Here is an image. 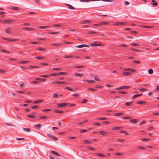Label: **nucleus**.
Wrapping results in <instances>:
<instances>
[{"mask_svg": "<svg viewBox=\"0 0 159 159\" xmlns=\"http://www.w3.org/2000/svg\"><path fill=\"white\" fill-rule=\"evenodd\" d=\"M51 45L52 46H61V44L60 43H52L51 44Z\"/></svg>", "mask_w": 159, "mask_h": 159, "instance_id": "dca6fc26", "label": "nucleus"}, {"mask_svg": "<svg viewBox=\"0 0 159 159\" xmlns=\"http://www.w3.org/2000/svg\"><path fill=\"white\" fill-rule=\"evenodd\" d=\"M88 130V129H80V132L81 133H83L87 132Z\"/></svg>", "mask_w": 159, "mask_h": 159, "instance_id": "c9c22d12", "label": "nucleus"}, {"mask_svg": "<svg viewBox=\"0 0 159 159\" xmlns=\"http://www.w3.org/2000/svg\"><path fill=\"white\" fill-rule=\"evenodd\" d=\"M84 143L86 144H90L92 143L91 141H90L87 140H85L84 141Z\"/></svg>", "mask_w": 159, "mask_h": 159, "instance_id": "f3484780", "label": "nucleus"}, {"mask_svg": "<svg viewBox=\"0 0 159 159\" xmlns=\"http://www.w3.org/2000/svg\"><path fill=\"white\" fill-rule=\"evenodd\" d=\"M98 133L100 134H101L102 135L105 136V135L107 134V132L106 131H105L103 130H101L98 132Z\"/></svg>", "mask_w": 159, "mask_h": 159, "instance_id": "9d476101", "label": "nucleus"}, {"mask_svg": "<svg viewBox=\"0 0 159 159\" xmlns=\"http://www.w3.org/2000/svg\"><path fill=\"white\" fill-rule=\"evenodd\" d=\"M28 117L30 118H34L35 117V116L31 114H28L27 116Z\"/></svg>", "mask_w": 159, "mask_h": 159, "instance_id": "e433bc0d", "label": "nucleus"}, {"mask_svg": "<svg viewBox=\"0 0 159 159\" xmlns=\"http://www.w3.org/2000/svg\"><path fill=\"white\" fill-rule=\"evenodd\" d=\"M121 128V127H113L112 128V130H117L120 129Z\"/></svg>", "mask_w": 159, "mask_h": 159, "instance_id": "4c0bfd02", "label": "nucleus"}, {"mask_svg": "<svg viewBox=\"0 0 159 159\" xmlns=\"http://www.w3.org/2000/svg\"><path fill=\"white\" fill-rule=\"evenodd\" d=\"M11 8L12 10H14L16 11H18L20 10L19 8L17 7H11Z\"/></svg>", "mask_w": 159, "mask_h": 159, "instance_id": "4be33fe9", "label": "nucleus"}, {"mask_svg": "<svg viewBox=\"0 0 159 159\" xmlns=\"http://www.w3.org/2000/svg\"><path fill=\"white\" fill-rule=\"evenodd\" d=\"M123 70L124 71H129V72L133 73L135 72L136 71V70L134 69L129 68H125L123 69Z\"/></svg>", "mask_w": 159, "mask_h": 159, "instance_id": "20e7f679", "label": "nucleus"}, {"mask_svg": "<svg viewBox=\"0 0 159 159\" xmlns=\"http://www.w3.org/2000/svg\"><path fill=\"white\" fill-rule=\"evenodd\" d=\"M118 93L123 94H126L127 93L125 91H118Z\"/></svg>", "mask_w": 159, "mask_h": 159, "instance_id": "603ef678", "label": "nucleus"}, {"mask_svg": "<svg viewBox=\"0 0 159 159\" xmlns=\"http://www.w3.org/2000/svg\"><path fill=\"white\" fill-rule=\"evenodd\" d=\"M68 8L71 9H75V8L71 5H69Z\"/></svg>", "mask_w": 159, "mask_h": 159, "instance_id": "680f3d73", "label": "nucleus"}, {"mask_svg": "<svg viewBox=\"0 0 159 159\" xmlns=\"http://www.w3.org/2000/svg\"><path fill=\"white\" fill-rule=\"evenodd\" d=\"M39 118L41 119H46L47 118V117L45 116H39Z\"/></svg>", "mask_w": 159, "mask_h": 159, "instance_id": "09e8293b", "label": "nucleus"}, {"mask_svg": "<svg viewBox=\"0 0 159 159\" xmlns=\"http://www.w3.org/2000/svg\"><path fill=\"white\" fill-rule=\"evenodd\" d=\"M51 152L52 154L55 155L57 156L60 157L61 156V155L59 154L57 152H56L55 151H51Z\"/></svg>", "mask_w": 159, "mask_h": 159, "instance_id": "f8f14e48", "label": "nucleus"}, {"mask_svg": "<svg viewBox=\"0 0 159 159\" xmlns=\"http://www.w3.org/2000/svg\"><path fill=\"white\" fill-rule=\"evenodd\" d=\"M141 140L143 141H148L149 140V139L148 138H143L141 139Z\"/></svg>", "mask_w": 159, "mask_h": 159, "instance_id": "7c9ffc66", "label": "nucleus"}, {"mask_svg": "<svg viewBox=\"0 0 159 159\" xmlns=\"http://www.w3.org/2000/svg\"><path fill=\"white\" fill-rule=\"evenodd\" d=\"M91 22V21L90 20H83L81 22V24H86L89 23Z\"/></svg>", "mask_w": 159, "mask_h": 159, "instance_id": "1a4fd4ad", "label": "nucleus"}, {"mask_svg": "<svg viewBox=\"0 0 159 159\" xmlns=\"http://www.w3.org/2000/svg\"><path fill=\"white\" fill-rule=\"evenodd\" d=\"M132 102H126L125 103V104L128 106H129L131 105H132Z\"/></svg>", "mask_w": 159, "mask_h": 159, "instance_id": "5701e85b", "label": "nucleus"}, {"mask_svg": "<svg viewBox=\"0 0 159 159\" xmlns=\"http://www.w3.org/2000/svg\"><path fill=\"white\" fill-rule=\"evenodd\" d=\"M68 104L66 103H59L57 104L58 107H63L66 106Z\"/></svg>", "mask_w": 159, "mask_h": 159, "instance_id": "7ed1b4c3", "label": "nucleus"}, {"mask_svg": "<svg viewBox=\"0 0 159 159\" xmlns=\"http://www.w3.org/2000/svg\"><path fill=\"white\" fill-rule=\"evenodd\" d=\"M1 51L2 52H6V53H9V52L6 50H4V49H2L1 50Z\"/></svg>", "mask_w": 159, "mask_h": 159, "instance_id": "0e129e2a", "label": "nucleus"}, {"mask_svg": "<svg viewBox=\"0 0 159 159\" xmlns=\"http://www.w3.org/2000/svg\"><path fill=\"white\" fill-rule=\"evenodd\" d=\"M42 102H43L42 100H36V101H34L33 102V103L36 104V103H40Z\"/></svg>", "mask_w": 159, "mask_h": 159, "instance_id": "412c9836", "label": "nucleus"}, {"mask_svg": "<svg viewBox=\"0 0 159 159\" xmlns=\"http://www.w3.org/2000/svg\"><path fill=\"white\" fill-rule=\"evenodd\" d=\"M140 91H147V89L144 88L141 89H140Z\"/></svg>", "mask_w": 159, "mask_h": 159, "instance_id": "338daca9", "label": "nucleus"}, {"mask_svg": "<svg viewBox=\"0 0 159 159\" xmlns=\"http://www.w3.org/2000/svg\"><path fill=\"white\" fill-rule=\"evenodd\" d=\"M130 49L131 50H132V51H135V52H139L140 51V50L137 49H134L133 48H130Z\"/></svg>", "mask_w": 159, "mask_h": 159, "instance_id": "473e14b6", "label": "nucleus"}, {"mask_svg": "<svg viewBox=\"0 0 159 159\" xmlns=\"http://www.w3.org/2000/svg\"><path fill=\"white\" fill-rule=\"evenodd\" d=\"M37 28H40L41 29H45L47 28H49L50 27L49 26H38L37 27Z\"/></svg>", "mask_w": 159, "mask_h": 159, "instance_id": "a211bd4d", "label": "nucleus"}, {"mask_svg": "<svg viewBox=\"0 0 159 159\" xmlns=\"http://www.w3.org/2000/svg\"><path fill=\"white\" fill-rule=\"evenodd\" d=\"M108 24V23L107 22H100V25H107Z\"/></svg>", "mask_w": 159, "mask_h": 159, "instance_id": "3c124183", "label": "nucleus"}, {"mask_svg": "<svg viewBox=\"0 0 159 159\" xmlns=\"http://www.w3.org/2000/svg\"><path fill=\"white\" fill-rule=\"evenodd\" d=\"M84 67V66H76L75 67V68H82Z\"/></svg>", "mask_w": 159, "mask_h": 159, "instance_id": "bf43d9fd", "label": "nucleus"}, {"mask_svg": "<svg viewBox=\"0 0 159 159\" xmlns=\"http://www.w3.org/2000/svg\"><path fill=\"white\" fill-rule=\"evenodd\" d=\"M97 32H96L94 31H89V32L88 34H95Z\"/></svg>", "mask_w": 159, "mask_h": 159, "instance_id": "6e6d98bb", "label": "nucleus"}, {"mask_svg": "<svg viewBox=\"0 0 159 159\" xmlns=\"http://www.w3.org/2000/svg\"><path fill=\"white\" fill-rule=\"evenodd\" d=\"M41 125L40 124L35 125L34 126L38 129H39L41 128Z\"/></svg>", "mask_w": 159, "mask_h": 159, "instance_id": "b1692460", "label": "nucleus"}, {"mask_svg": "<svg viewBox=\"0 0 159 159\" xmlns=\"http://www.w3.org/2000/svg\"><path fill=\"white\" fill-rule=\"evenodd\" d=\"M38 49L40 51H45L46 50L45 48H42L41 47H39L38 48Z\"/></svg>", "mask_w": 159, "mask_h": 159, "instance_id": "f704fd0d", "label": "nucleus"}, {"mask_svg": "<svg viewBox=\"0 0 159 159\" xmlns=\"http://www.w3.org/2000/svg\"><path fill=\"white\" fill-rule=\"evenodd\" d=\"M74 76H80V77H82L83 76V75L82 74L77 73H75L74 75Z\"/></svg>", "mask_w": 159, "mask_h": 159, "instance_id": "ddd939ff", "label": "nucleus"}, {"mask_svg": "<svg viewBox=\"0 0 159 159\" xmlns=\"http://www.w3.org/2000/svg\"><path fill=\"white\" fill-rule=\"evenodd\" d=\"M121 89H127L129 88L130 87L129 86H123L120 87Z\"/></svg>", "mask_w": 159, "mask_h": 159, "instance_id": "58836bf2", "label": "nucleus"}, {"mask_svg": "<svg viewBox=\"0 0 159 159\" xmlns=\"http://www.w3.org/2000/svg\"><path fill=\"white\" fill-rule=\"evenodd\" d=\"M16 92L18 93H20V94H23L24 93V92L21 91L17 90L16 91Z\"/></svg>", "mask_w": 159, "mask_h": 159, "instance_id": "5fc2aeb1", "label": "nucleus"}, {"mask_svg": "<svg viewBox=\"0 0 159 159\" xmlns=\"http://www.w3.org/2000/svg\"><path fill=\"white\" fill-rule=\"evenodd\" d=\"M122 119H130L131 117L130 116H125L123 117H122Z\"/></svg>", "mask_w": 159, "mask_h": 159, "instance_id": "864d4df0", "label": "nucleus"}, {"mask_svg": "<svg viewBox=\"0 0 159 159\" xmlns=\"http://www.w3.org/2000/svg\"><path fill=\"white\" fill-rule=\"evenodd\" d=\"M132 72L124 71L122 72V74L123 75L125 76H129L131 75Z\"/></svg>", "mask_w": 159, "mask_h": 159, "instance_id": "0eeeda50", "label": "nucleus"}, {"mask_svg": "<svg viewBox=\"0 0 159 159\" xmlns=\"http://www.w3.org/2000/svg\"><path fill=\"white\" fill-rule=\"evenodd\" d=\"M52 70H58L61 71V69L60 68H54L52 69Z\"/></svg>", "mask_w": 159, "mask_h": 159, "instance_id": "bb28decb", "label": "nucleus"}, {"mask_svg": "<svg viewBox=\"0 0 159 159\" xmlns=\"http://www.w3.org/2000/svg\"><path fill=\"white\" fill-rule=\"evenodd\" d=\"M18 40L17 39H10L9 40V41H18Z\"/></svg>", "mask_w": 159, "mask_h": 159, "instance_id": "052dcab7", "label": "nucleus"}, {"mask_svg": "<svg viewBox=\"0 0 159 159\" xmlns=\"http://www.w3.org/2000/svg\"><path fill=\"white\" fill-rule=\"evenodd\" d=\"M107 119V118L105 117H103L102 118H98L97 119V120H105Z\"/></svg>", "mask_w": 159, "mask_h": 159, "instance_id": "8fccbe9b", "label": "nucleus"}, {"mask_svg": "<svg viewBox=\"0 0 159 159\" xmlns=\"http://www.w3.org/2000/svg\"><path fill=\"white\" fill-rule=\"evenodd\" d=\"M126 25V23L125 22H117L114 24V25L116 26H119L120 25Z\"/></svg>", "mask_w": 159, "mask_h": 159, "instance_id": "f03ea898", "label": "nucleus"}, {"mask_svg": "<svg viewBox=\"0 0 159 159\" xmlns=\"http://www.w3.org/2000/svg\"><path fill=\"white\" fill-rule=\"evenodd\" d=\"M22 29L24 30L27 31H33L34 30V29L33 28H30L28 27H24L22 28Z\"/></svg>", "mask_w": 159, "mask_h": 159, "instance_id": "6e6552de", "label": "nucleus"}, {"mask_svg": "<svg viewBox=\"0 0 159 159\" xmlns=\"http://www.w3.org/2000/svg\"><path fill=\"white\" fill-rule=\"evenodd\" d=\"M11 30V28H7L6 30V32L8 34L10 33H11V31H10Z\"/></svg>", "mask_w": 159, "mask_h": 159, "instance_id": "393cba45", "label": "nucleus"}, {"mask_svg": "<svg viewBox=\"0 0 159 159\" xmlns=\"http://www.w3.org/2000/svg\"><path fill=\"white\" fill-rule=\"evenodd\" d=\"M85 81L88 82L89 83H92L94 82V81L93 80H84Z\"/></svg>", "mask_w": 159, "mask_h": 159, "instance_id": "de8ad7c7", "label": "nucleus"}, {"mask_svg": "<svg viewBox=\"0 0 159 159\" xmlns=\"http://www.w3.org/2000/svg\"><path fill=\"white\" fill-rule=\"evenodd\" d=\"M146 102L144 101H139L136 102L137 104H142L146 103Z\"/></svg>", "mask_w": 159, "mask_h": 159, "instance_id": "2eb2a0df", "label": "nucleus"}, {"mask_svg": "<svg viewBox=\"0 0 159 159\" xmlns=\"http://www.w3.org/2000/svg\"><path fill=\"white\" fill-rule=\"evenodd\" d=\"M23 129L26 131V132H30L31 131L30 129L29 128H24Z\"/></svg>", "mask_w": 159, "mask_h": 159, "instance_id": "a878e982", "label": "nucleus"}, {"mask_svg": "<svg viewBox=\"0 0 159 159\" xmlns=\"http://www.w3.org/2000/svg\"><path fill=\"white\" fill-rule=\"evenodd\" d=\"M96 155L100 157H106V156L105 155L103 154H102L100 153H96Z\"/></svg>", "mask_w": 159, "mask_h": 159, "instance_id": "c756f323", "label": "nucleus"}, {"mask_svg": "<svg viewBox=\"0 0 159 159\" xmlns=\"http://www.w3.org/2000/svg\"><path fill=\"white\" fill-rule=\"evenodd\" d=\"M65 89H66L68 90L71 91H73V92L74 91L73 89H71L70 87H66L65 88Z\"/></svg>", "mask_w": 159, "mask_h": 159, "instance_id": "c85d7f7f", "label": "nucleus"}, {"mask_svg": "<svg viewBox=\"0 0 159 159\" xmlns=\"http://www.w3.org/2000/svg\"><path fill=\"white\" fill-rule=\"evenodd\" d=\"M48 34H55L58 33V32H48Z\"/></svg>", "mask_w": 159, "mask_h": 159, "instance_id": "49530a36", "label": "nucleus"}, {"mask_svg": "<svg viewBox=\"0 0 159 159\" xmlns=\"http://www.w3.org/2000/svg\"><path fill=\"white\" fill-rule=\"evenodd\" d=\"M74 57V56L73 55H70V56H68V55H65L64 57V58H71Z\"/></svg>", "mask_w": 159, "mask_h": 159, "instance_id": "cd10ccee", "label": "nucleus"}, {"mask_svg": "<svg viewBox=\"0 0 159 159\" xmlns=\"http://www.w3.org/2000/svg\"><path fill=\"white\" fill-rule=\"evenodd\" d=\"M148 73L150 74H152L153 73V70L152 69H149L148 70Z\"/></svg>", "mask_w": 159, "mask_h": 159, "instance_id": "a19ab883", "label": "nucleus"}, {"mask_svg": "<svg viewBox=\"0 0 159 159\" xmlns=\"http://www.w3.org/2000/svg\"><path fill=\"white\" fill-rule=\"evenodd\" d=\"M38 42H30V43L31 44H35L38 43Z\"/></svg>", "mask_w": 159, "mask_h": 159, "instance_id": "e2e57ef3", "label": "nucleus"}, {"mask_svg": "<svg viewBox=\"0 0 159 159\" xmlns=\"http://www.w3.org/2000/svg\"><path fill=\"white\" fill-rule=\"evenodd\" d=\"M38 107V106L36 105H34L31 107V108L32 109H35Z\"/></svg>", "mask_w": 159, "mask_h": 159, "instance_id": "4d7b16f0", "label": "nucleus"}, {"mask_svg": "<svg viewBox=\"0 0 159 159\" xmlns=\"http://www.w3.org/2000/svg\"><path fill=\"white\" fill-rule=\"evenodd\" d=\"M123 113L121 112V113H116L114 114V115L115 116H119L120 115H123Z\"/></svg>", "mask_w": 159, "mask_h": 159, "instance_id": "a18cd8bd", "label": "nucleus"}, {"mask_svg": "<svg viewBox=\"0 0 159 159\" xmlns=\"http://www.w3.org/2000/svg\"><path fill=\"white\" fill-rule=\"evenodd\" d=\"M138 120L137 119H132L130 120L129 121L133 124L136 123L137 122Z\"/></svg>", "mask_w": 159, "mask_h": 159, "instance_id": "4468645a", "label": "nucleus"}, {"mask_svg": "<svg viewBox=\"0 0 159 159\" xmlns=\"http://www.w3.org/2000/svg\"><path fill=\"white\" fill-rule=\"evenodd\" d=\"M47 135L51 139L54 141H56L58 140V139L54 135H52L51 134H47Z\"/></svg>", "mask_w": 159, "mask_h": 159, "instance_id": "f257e3e1", "label": "nucleus"}, {"mask_svg": "<svg viewBox=\"0 0 159 159\" xmlns=\"http://www.w3.org/2000/svg\"><path fill=\"white\" fill-rule=\"evenodd\" d=\"M133 62L135 63L136 64H139L140 63V61L138 60H134L133 61Z\"/></svg>", "mask_w": 159, "mask_h": 159, "instance_id": "69168bd1", "label": "nucleus"}, {"mask_svg": "<svg viewBox=\"0 0 159 159\" xmlns=\"http://www.w3.org/2000/svg\"><path fill=\"white\" fill-rule=\"evenodd\" d=\"M14 20H4L2 21V22L3 23H7L8 24H10L14 21Z\"/></svg>", "mask_w": 159, "mask_h": 159, "instance_id": "39448f33", "label": "nucleus"}, {"mask_svg": "<svg viewBox=\"0 0 159 159\" xmlns=\"http://www.w3.org/2000/svg\"><path fill=\"white\" fill-rule=\"evenodd\" d=\"M130 45L132 46H139V44L138 43H131L130 44Z\"/></svg>", "mask_w": 159, "mask_h": 159, "instance_id": "72a5a7b5", "label": "nucleus"}, {"mask_svg": "<svg viewBox=\"0 0 159 159\" xmlns=\"http://www.w3.org/2000/svg\"><path fill=\"white\" fill-rule=\"evenodd\" d=\"M155 91L156 92H157L158 91H159V85L157 86L156 90Z\"/></svg>", "mask_w": 159, "mask_h": 159, "instance_id": "774afa93", "label": "nucleus"}, {"mask_svg": "<svg viewBox=\"0 0 159 159\" xmlns=\"http://www.w3.org/2000/svg\"><path fill=\"white\" fill-rule=\"evenodd\" d=\"M87 149H89V150H92L93 151H94L95 149V148H93V147H88Z\"/></svg>", "mask_w": 159, "mask_h": 159, "instance_id": "37998d69", "label": "nucleus"}, {"mask_svg": "<svg viewBox=\"0 0 159 159\" xmlns=\"http://www.w3.org/2000/svg\"><path fill=\"white\" fill-rule=\"evenodd\" d=\"M49 75L52 76H55L58 75V73H52L49 74Z\"/></svg>", "mask_w": 159, "mask_h": 159, "instance_id": "c03bdc74", "label": "nucleus"}, {"mask_svg": "<svg viewBox=\"0 0 159 159\" xmlns=\"http://www.w3.org/2000/svg\"><path fill=\"white\" fill-rule=\"evenodd\" d=\"M39 68V66H30L29 67V68H31L33 69H38Z\"/></svg>", "mask_w": 159, "mask_h": 159, "instance_id": "6ab92c4d", "label": "nucleus"}, {"mask_svg": "<svg viewBox=\"0 0 159 159\" xmlns=\"http://www.w3.org/2000/svg\"><path fill=\"white\" fill-rule=\"evenodd\" d=\"M54 112L55 113H62L63 112V111H60L57 110V109H55L54 110Z\"/></svg>", "mask_w": 159, "mask_h": 159, "instance_id": "aec40b11", "label": "nucleus"}, {"mask_svg": "<svg viewBox=\"0 0 159 159\" xmlns=\"http://www.w3.org/2000/svg\"><path fill=\"white\" fill-rule=\"evenodd\" d=\"M67 73L64 72H60L58 73V75H66Z\"/></svg>", "mask_w": 159, "mask_h": 159, "instance_id": "2f4dec72", "label": "nucleus"}, {"mask_svg": "<svg viewBox=\"0 0 159 159\" xmlns=\"http://www.w3.org/2000/svg\"><path fill=\"white\" fill-rule=\"evenodd\" d=\"M84 47H89L88 45L86 44H81L78 46H76L75 47L78 48H82Z\"/></svg>", "mask_w": 159, "mask_h": 159, "instance_id": "423d86ee", "label": "nucleus"}, {"mask_svg": "<svg viewBox=\"0 0 159 159\" xmlns=\"http://www.w3.org/2000/svg\"><path fill=\"white\" fill-rule=\"evenodd\" d=\"M102 45L101 44H99L96 43H91L89 44V45L90 46H101Z\"/></svg>", "mask_w": 159, "mask_h": 159, "instance_id": "9b49d317", "label": "nucleus"}, {"mask_svg": "<svg viewBox=\"0 0 159 159\" xmlns=\"http://www.w3.org/2000/svg\"><path fill=\"white\" fill-rule=\"evenodd\" d=\"M87 89L91 91H97L96 89H93V88H88Z\"/></svg>", "mask_w": 159, "mask_h": 159, "instance_id": "79ce46f5", "label": "nucleus"}, {"mask_svg": "<svg viewBox=\"0 0 159 159\" xmlns=\"http://www.w3.org/2000/svg\"><path fill=\"white\" fill-rule=\"evenodd\" d=\"M29 62V61H21L19 62V63L21 64L26 63Z\"/></svg>", "mask_w": 159, "mask_h": 159, "instance_id": "ea45409f", "label": "nucleus"}, {"mask_svg": "<svg viewBox=\"0 0 159 159\" xmlns=\"http://www.w3.org/2000/svg\"><path fill=\"white\" fill-rule=\"evenodd\" d=\"M53 26L57 27H60L61 26V25L58 24H54L53 25Z\"/></svg>", "mask_w": 159, "mask_h": 159, "instance_id": "13d9d810", "label": "nucleus"}]
</instances>
